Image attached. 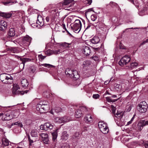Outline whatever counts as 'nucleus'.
I'll return each instance as SVG.
<instances>
[{"mask_svg": "<svg viewBox=\"0 0 148 148\" xmlns=\"http://www.w3.org/2000/svg\"><path fill=\"white\" fill-rule=\"evenodd\" d=\"M0 79L2 82L5 84H11L13 82V77L10 75L6 73L1 74Z\"/></svg>", "mask_w": 148, "mask_h": 148, "instance_id": "1", "label": "nucleus"}, {"mask_svg": "<svg viewBox=\"0 0 148 148\" xmlns=\"http://www.w3.org/2000/svg\"><path fill=\"white\" fill-rule=\"evenodd\" d=\"M130 60L131 58L128 55H125L121 59L119 63V65L123 66L124 65L130 62Z\"/></svg>", "mask_w": 148, "mask_h": 148, "instance_id": "7", "label": "nucleus"}, {"mask_svg": "<svg viewBox=\"0 0 148 148\" xmlns=\"http://www.w3.org/2000/svg\"><path fill=\"white\" fill-rule=\"evenodd\" d=\"M132 108V106H127V112H129L131 110Z\"/></svg>", "mask_w": 148, "mask_h": 148, "instance_id": "50", "label": "nucleus"}, {"mask_svg": "<svg viewBox=\"0 0 148 148\" xmlns=\"http://www.w3.org/2000/svg\"><path fill=\"white\" fill-rule=\"evenodd\" d=\"M115 111H116V110L114 108L112 109V112L113 114H114L115 113Z\"/></svg>", "mask_w": 148, "mask_h": 148, "instance_id": "58", "label": "nucleus"}, {"mask_svg": "<svg viewBox=\"0 0 148 148\" xmlns=\"http://www.w3.org/2000/svg\"><path fill=\"white\" fill-rule=\"evenodd\" d=\"M55 111L56 113H59L60 112H61L62 111V110L60 107H56L55 110Z\"/></svg>", "mask_w": 148, "mask_h": 148, "instance_id": "42", "label": "nucleus"}, {"mask_svg": "<svg viewBox=\"0 0 148 148\" xmlns=\"http://www.w3.org/2000/svg\"><path fill=\"white\" fill-rule=\"evenodd\" d=\"M21 60L22 63L20 64L19 67L20 69H23L24 67L25 64L27 62L30 61L31 60L29 58H22Z\"/></svg>", "mask_w": 148, "mask_h": 148, "instance_id": "12", "label": "nucleus"}, {"mask_svg": "<svg viewBox=\"0 0 148 148\" xmlns=\"http://www.w3.org/2000/svg\"><path fill=\"white\" fill-rule=\"evenodd\" d=\"M12 15V14L10 13H5L0 12V16L8 18L10 17Z\"/></svg>", "mask_w": 148, "mask_h": 148, "instance_id": "22", "label": "nucleus"}, {"mask_svg": "<svg viewBox=\"0 0 148 148\" xmlns=\"http://www.w3.org/2000/svg\"><path fill=\"white\" fill-rule=\"evenodd\" d=\"M46 21L47 22H49V17L47 16L46 17Z\"/></svg>", "mask_w": 148, "mask_h": 148, "instance_id": "59", "label": "nucleus"}, {"mask_svg": "<svg viewBox=\"0 0 148 148\" xmlns=\"http://www.w3.org/2000/svg\"><path fill=\"white\" fill-rule=\"evenodd\" d=\"M7 24L6 22L3 20H1L0 21V30L4 31L5 30L7 27Z\"/></svg>", "mask_w": 148, "mask_h": 148, "instance_id": "14", "label": "nucleus"}, {"mask_svg": "<svg viewBox=\"0 0 148 148\" xmlns=\"http://www.w3.org/2000/svg\"><path fill=\"white\" fill-rule=\"evenodd\" d=\"M106 100L108 102H114L116 101H117L118 100V99H113L112 100L110 99V97H106Z\"/></svg>", "mask_w": 148, "mask_h": 148, "instance_id": "40", "label": "nucleus"}, {"mask_svg": "<svg viewBox=\"0 0 148 148\" xmlns=\"http://www.w3.org/2000/svg\"><path fill=\"white\" fill-rule=\"evenodd\" d=\"M92 2V0H85V3L88 5H90Z\"/></svg>", "mask_w": 148, "mask_h": 148, "instance_id": "43", "label": "nucleus"}, {"mask_svg": "<svg viewBox=\"0 0 148 148\" xmlns=\"http://www.w3.org/2000/svg\"><path fill=\"white\" fill-rule=\"evenodd\" d=\"M14 125H18L21 127H23V125L21 123L19 122L13 123L10 126L12 127V126Z\"/></svg>", "mask_w": 148, "mask_h": 148, "instance_id": "36", "label": "nucleus"}, {"mask_svg": "<svg viewBox=\"0 0 148 148\" xmlns=\"http://www.w3.org/2000/svg\"><path fill=\"white\" fill-rule=\"evenodd\" d=\"M147 42H148V41H147V39L146 40L143 41V42L141 43L140 45H144Z\"/></svg>", "mask_w": 148, "mask_h": 148, "instance_id": "54", "label": "nucleus"}, {"mask_svg": "<svg viewBox=\"0 0 148 148\" xmlns=\"http://www.w3.org/2000/svg\"><path fill=\"white\" fill-rule=\"evenodd\" d=\"M46 56H40V58L41 59L43 60L46 58Z\"/></svg>", "mask_w": 148, "mask_h": 148, "instance_id": "57", "label": "nucleus"}, {"mask_svg": "<svg viewBox=\"0 0 148 148\" xmlns=\"http://www.w3.org/2000/svg\"><path fill=\"white\" fill-rule=\"evenodd\" d=\"M41 65L44 67H47L48 68L54 67H55L53 65L48 64H42Z\"/></svg>", "mask_w": 148, "mask_h": 148, "instance_id": "39", "label": "nucleus"}, {"mask_svg": "<svg viewBox=\"0 0 148 148\" xmlns=\"http://www.w3.org/2000/svg\"><path fill=\"white\" fill-rule=\"evenodd\" d=\"M82 113L79 109L77 110L75 112V116L76 118H79L82 116Z\"/></svg>", "mask_w": 148, "mask_h": 148, "instance_id": "26", "label": "nucleus"}, {"mask_svg": "<svg viewBox=\"0 0 148 148\" xmlns=\"http://www.w3.org/2000/svg\"><path fill=\"white\" fill-rule=\"evenodd\" d=\"M21 84L23 87H27L28 85V83L26 79H22L21 81Z\"/></svg>", "mask_w": 148, "mask_h": 148, "instance_id": "31", "label": "nucleus"}, {"mask_svg": "<svg viewBox=\"0 0 148 148\" xmlns=\"http://www.w3.org/2000/svg\"><path fill=\"white\" fill-rule=\"evenodd\" d=\"M91 42L93 44H97L100 41V39L97 36H94L90 40Z\"/></svg>", "mask_w": 148, "mask_h": 148, "instance_id": "25", "label": "nucleus"}, {"mask_svg": "<svg viewBox=\"0 0 148 148\" xmlns=\"http://www.w3.org/2000/svg\"><path fill=\"white\" fill-rule=\"evenodd\" d=\"M57 50V53H57V54L60 53V49Z\"/></svg>", "mask_w": 148, "mask_h": 148, "instance_id": "63", "label": "nucleus"}, {"mask_svg": "<svg viewBox=\"0 0 148 148\" xmlns=\"http://www.w3.org/2000/svg\"><path fill=\"white\" fill-rule=\"evenodd\" d=\"M53 127V125L50 123H46L44 125H41L40 126V128L42 130H47L49 129H52Z\"/></svg>", "mask_w": 148, "mask_h": 148, "instance_id": "9", "label": "nucleus"}, {"mask_svg": "<svg viewBox=\"0 0 148 148\" xmlns=\"http://www.w3.org/2000/svg\"><path fill=\"white\" fill-rule=\"evenodd\" d=\"M7 51H10L14 53H17L19 52L18 48L16 47H8L7 48Z\"/></svg>", "mask_w": 148, "mask_h": 148, "instance_id": "16", "label": "nucleus"}, {"mask_svg": "<svg viewBox=\"0 0 148 148\" xmlns=\"http://www.w3.org/2000/svg\"><path fill=\"white\" fill-rule=\"evenodd\" d=\"M53 54H57V53H57V50H53Z\"/></svg>", "mask_w": 148, "mask_h": 148, "instance_id": "60", "label": "nucleus"}, {"mask_svg": "<svg viewBox=\"0 0 148 148\" xmlns=\"http://www.w3.org/2000/svg\"><path fill=\"white\" fill-rule=\"evenodd\" d=\"M71 77H73L75 80H77L79 77L77 71L76 70L73 71V73L71 74Z\"/></svg>", "mask_w": 148, "mask_h": 148, "instance_id": "21", "label": "nucleus"}, {"mask_svg": "<svg viewBox=\"0 0 148 148\" xmlns=\"http://www.w3.org/2000/svg\"><path fill=\"white\" fill-rule=\"evenodd\" d=\"M39 135L42 138V140L43 142L46 144H48L49 139L48 135L46 134L43 133L39 134Z\"/></svg>", "mask_w": 148, "mask_h": 148, "instance_id": "13", "label": "nucleus"}, {"mask_svg": "<svg viewBox=\"0 0 148 148\" xmlns=\"http://www.w3.org/2000/svg\"><path fill=\"white\" fill-rule=\"evenodd\" d=\"M53 54V50H48L47 51V55L48 56H50Z\"/></svg>", "mask_w": 148, "mask_h": 148, "instance_id": "46", "label": "nucleus"}, {"mask_svg": "<svg viewBox=\"0 0 148 148\" xmlns=\"http://www.w3.org/2000/svg\"><path fill=\"white\" fill-rule=\"evenodd\" d=\"M48 106L47 104L43 103L42 102H40L37 105L36 109L37 110L39 111L40 113H45V111L47 110Z\"/></svg>", "mask_w": 148, "mask_h": 148, "instance_id": "5", "label": "nucleus"}, {"mask_svg": "<svg viewBox=\"0 0 148 148\" xmlns=\"http://www.w3.org/2000/svg\"><path fill=\"white\" fill-rule=\"evenodd\" d=\"M62 27H63L64 29H65L66 30V27H65V25L64 24H63L62 25Z\"/></svg>", "mask_w": 148, "mask_h": 148, "instance_id": "64", "label": "nucleus"}, {"mask_svg": "<svg viewBox=\"0 0 148 148\" xmlns=\"http://www.w3.org/2000/svg\"><path fill=\"white\" fill-rule=\"evenodd\" d=\"M84 120L86 122L90 123H91L93 121L92 115L90 114H87L85 117Z\"/></svg>", "mask_w": 148, "mask_h": 148, "instance_id": "17", "label": "nucleus"}, {"mask_svg": "<svg viewBox=\"0 0 148 148\" xmlns=\"http://www.w3.org/2000/svg\"><path fill=\"white\" fill-rule=\"evenodd\" d=\"M114 117H116L118 118V119L120 120L121 122H122V120L123 119H121L123 117L122 114H121L120 113H118V112L116 113L115 114H114ZM114 119L116 121V119L114 118Z\"/></svg>", "mask_w": 148, "mask_h": 148, "instance_id": "27", "label": "nucleus"}, {"mask_svg": "<svg viewBox=\"0 0 148 148\" xmlns=\"http://www.w3.org/2000/svg\"><path fill=\"white\" fill-rule=\"evenodd\" d=\"M11 114L13 116V118L16 117L19 114V113L17 111L11 110Z\"/></svg>", "mask_w": 148, "mask_h": 148, "instance_id": "32", "label": "nucleus"}, {"mask_svg": "<svg viewBox=\"0 0 148 148\" xmlns=\"http://www.w3.org/2000/svg\"><path fill=\"white\" fill-rule=\"evenodd\" d=\"M144 123L145 124V125H148V120L147 121H146L144 122Z\"/></svg>", "mask_w": 148, "mask_h": 148, "instance_id": "62", "label": "nucleus"}, {"mask_svg": "<svg viewBox=\"0 0 148 148\" xmlns=\"http://www.w3.org/2000/svg\"><path fill=\"white\" fill-rule=\"evenodd\" d=\"M128 1L130 2L131 3H133L138 8L139 7V6L138 5V4L137 3L136 1H134V0H128Z\"/></svg>", "mask_w": 148, "mask_h": 148, "instance_id": "41", "label": "nucleus"}, {"mask_svg": "<svg viewBox=\"0 0 148 148\" xmlns=\"http://www.w3.org/2000/svg\"><path fill=\"white\" fill-rule=\"evenodd\" d=\"M144 122L142 121L138 123L137 127V130L138 131H141L143 129V127L145 126Z\"/></svg>", "mask_w": 148, "mask_h": 148, "instance_id": "19", "label": "nucleus"}, {"mask_svg": "<svg viewBox=\"0 0 148 148\" xmlns=\"http://www.w3.org/2000/svg\"><path fill=\"white\" fill-rule=\"evenodd\" d=\"M31 135L32 137H36L38 136V132L36 130H32L31 132Z\"/></svg>", "mask_w": 148, "mask_h": 148, "instance_id": "28", "label": "nucleus"}, {"mask_svg": "<svg viewBox=\"0 0 148 148\" xmlns=\"http://www.w3.org/2000/svg\"><path fill=\"white\" fill-rule=\"evenodd\" d=\"M82 50L86 56L89 55L90 53V48L88 46L83 47Z\"/></svg>", "mask_w": 148, "mask_h": 148, "instance_id": "15", "label": "nucleus"}, {"mask_svg": "<svg viewBox=\"0 0 148 148\" xmlns=\"http://www.w3.org/2000/svg\"><path fill=\"white\" fill-rule=\"evenodd\" d=\"M69 135L67 133V132H64L62 133V139L64 140H66L68 139Z\"/></svg>", "mask_w": 148, "mask_h": 148, "instance_id": "33", "label": "nucleus"}, {"mask_svg": "<svg viewBox=\"0 0 148 148\" xmlns=\"http://www.w3.org/2000/svg\"><path fill=\"white\" fill-rule=\"evenodd\" d=\"M11 110H9L5 112L4 114H3L2 117V120L4 121H9L13 119V116L11 114Z\"/></svg>", "mask_w": 148, "mask_h": 148, "instance_id": "8", "label": "nucleus"}, {"mask_svg": "<svg viewBox=\"0 0 148 148\" xmlns=\"http://www.w3.org/2000/svg\"><path fill=\"white\" fill-rule=\"evenodd\" d=\"M71 44V43H69L64 42L63 43V45L66 47H69V45Z\"/></svg>", "mask_w": 148, "mask_h": 148, "instance_id": "51", "label": "nucleus"}, {"mask_svg": "<svg viewBox=\"0 0 148 148\" xmlns=\"http://www.w3.org/2000/svg\"><path fill=\"white\" fill-rule=\"evenodd\" d=\"M148 8V5L147 4L141 7V10L139 13L140 15L143 16L147 14V11Z\"/></svg>", "mask_w": 148, "mask_h": 148, "instance_id": "10", "label": "nucleus"}, {"mask_svg": "<svg viewBox=\"0 0 148 148\" xmlns=\"http://www.w3.org/2000/svg\"><path fill=\"white\" fill-rule=\"evenodd\" d=\"M57 119L59 120V123H61L63 122H66L69 121V118L66 116H64L61 118H58Z\"/></svg>", "mask_w": 148, "mask_h": 148, "instance_id": "20", "label": "nucleus"}, {"mask_svg": "<svg viewBox=\"0 0 148 148\" xmlns=\"http://www.w3.org/2000/svg\"><path fill=\"white\" fill-rule=\"evenodd\" d=\"M11 3V2H10L7 1V2H5L4 3V5H7L9 3Z\"/></svg>", "mask_w": 148, "mask_h": 148, "instance_id": "55", "label": "nucleus"}, {"mask_svg": "<svg viewBox=\"0 0 148 148\" xmlns=\"http://www.w3.org/2000/svg\"><path fill=\"white\" fill-rule=\"evenodd\" d=\"M73 71L70 70L69 69H67L65 71V73L66 74L69 75L71 77V74L73 73Z\"/></svg>", "mask_w": 148, "mask_h": 148, "instance_id": "37", "label": "nucleus"}, {"mask_svg": "<svg viewBox=\"0 0 148 148\" xmlns=\"http://www.w3.org/2000/svg\"><path fill=\"white\" fill-rule=\"evenodd\" d=\"M100 95L98 94H95L93 95L92 97L94 99H97L99 98Z\"/></svg>", "mask_w": 148, "mask_h": 148, "instance_id": "44", "label": "nucleus"}, {"mask_svg": "<svg viewBox=\"0 0 148 148\" xmlns=\"http://www.w3.org/2000/svg\"><path fill=\"white\" fill-rule=\"evenodd\" d=\"M51 134L52 136L53 140V141H55L57 137V130H56L54 132H52Z\"/></svg>", "mask_w": 148, "mask_h": 148, "instance_id": "29", "label": "nucleus"}, {"mask_svg": "<svg viewBox=\"0 0 148 148\" xmlns=\"http://www.w3.org/2000/svg\"><path fill=\"white\" fill-rule=\"evenodd\" d=\"M82 27V24L80 21L76 19L75 21L74 24L71 28L75 32L78 33L80 31Z\"/></svg>", "mask_w": 148, "mask_h": 148, "instance_id": "2", "label": "nucleus"}, {"mask_svg": "<svg viewBox=\"0 0 148 148\" xmlns=\"http://www.w3.org/2000/svg\"><path fill=\"white\" fill-rule=\"evenodd\" d=\"M8 36L10 37H12L15 35V31L14 28H11L10 29L8 32Z\"/></svg>", "mask_w": 148, "mask_h": 148, "instance_id": "24", "label": "nucleus"}, {"mask_svg": "<svg viewBox=\"0 0 148 148\" xmlns=\"http://www.w3.org/2000/svg\"><path fill=\"white\" fill-rule=\"evenodd\" d=\"M110 5L112 6L113 5H114V6H117V4L116 3H114V2H110Z\"/></svg>", "mask_w": 148, "mask_h": 148, "instance_id": "53", "label": "nucleus"}, {"mask_svg": "<svg viewBox=\"0 0 148 148\" xmlns=\"http://www.w3.org/2000/svg\"><path fill=\"white\" fill-rule=\"evenodd\" d=\"M30 69L31 71L32 72V73H34L36 70V68L34 66L31 67Z\"/></svg>", "mask_w": 148, "mask_h": 148, "instance_id": "48", "label": "nucleus"}, {"mask_svg": "<svg viewBox=\"0 0 148 148\" xmlns=\"http://www.w3.org/2000/svg\"><path fill=\"white\" fill-rule=\"evenodd\" d=\"M27 138L29 142V144L31 145L32 143H33V141L30 139V137L29 135L28 136Z\"/></svg>", "mask_w": 148, "mask_h": 148, "instance_id": "49", "label": "nucleus"}, {"mask_svg": "<svg viewBox=\"0 0 148 148\" xmlns=\"http://www.w3.org/2000/svg\"><path fill=\"white\" fill-rule=\"evenodd\" d=\"M92 10H93V8L89 9L87 10L86 12H89L90 11H92Z\"/></svg>", "mask_w": 148, "mask_h": 148, "instance_id": "56", "label": "nucleus"}, {"mask_svg": "<svg viewBox=\"0 0 148 148\" xmlns=\"http://www.w3.org/2000/svg\"><path fill=\"white\" fill-rule=\"evenodd\" d=\"M148 108L147 103L145 101L141 102L138 105L137 108L139 112L141 113L145 112Z\"/></svg>", "mask_w": 148, "mask_h": 148, "instance_id": "4", "label": "nucleus"}, {"mask_svg": "<svg viewBox=\"0 0 148 148\" xmlns=\"http://www.w3.org/2000/svg\"><path fill=\"white\" fill-rule=\"evenodd\" d=\"M2 141L1 145L3 147L8 145L9 144V141L8 139L5 138H4L2 139Z\"/></svg>", "mask_w": 148, "mask_h": 148, "instance_id": "23", "label": "nucleus"}, {"mask_svg": "<svg viewBox=\"0 0 148 148\" xmlns=\"http://www.w3.org/2000/svg\"><path fill=\"white\" fill-rule=\"evenodd\" d=\"M99 127L101 131L103 134H106L109 132L108 127L106 124L103 121H100L98 124Z\"/></svg>", "mask_w": 148, "mask_h": 148, "instance_id": "3", "label": "nucleus"}, {"mask_svg": "<svg viewBox=\"0 0 148 148\" xmlns=\"http://www.w3.org/2000/svg\"><path fill=\"white\" fill-rule=\"evenodd\" d=\"M79 109L81 111V112H82V114L86 112L87 111L86 107L85 106H81L80 107V109Z\"/></svg>", "mask_w": 148, "mask_h": 148, "instance_id": "35", "label": "nucleus"}, {"mask_svg": "<svg viewBox=\"0 0 148 148\" xmlns=\"http://www.w3.org/2000/svg\"><path fill=\"white\" fill-rule=\"evenodd\" d=\"M32 39V38L31 37L26 35L23 38L22 42L25 44V45L28 46L30 45Z\"/></svg>", "mask_w": 148, "mask_h": 148, "instance_id": "11", "label": "nucleus"}, {"mask_svg": "<svg viewBox=\"0 0 148 148\" xmlns=\"http://www.w3.org/2000/svg\"><path fill=\"white\" fill-rule=\"evenodd\" d=\"M83 67H86L90 64V62L89 61H84L83 63Z\"/></svg>", "mask_w": 148, "mask_h": 148, "instance_id": "38", "label": "nucleus"}, {"mask_svg": "<svg viewBox=\"0 0 148 148\" xmlns=\"http://www.w3.org/2000/svg\"><path fill=\"white\" fill-rule=\"evenodd\" d=\"M73 1V0H64L63 2V4L64 5H67L70 6L72 5L71 3Z\"/></svg>", "mask_w": 148, "mask_h": 148, "instance_id": "30", "label": "nucleus"}, {"mask_svg": "<svg viewBox=\"0 0 148 148\" xmlns=\"http://www.w3.org/2000/svg\"><path fill=\"white\" fill-rule=\"evenodd\" d=\"M143 144L146 148H147V147H148V143L147 142L144 141Z\"/></svg>", "mask_w": 148, "mask_h": 148, "instance_id": "52", "label": "nucleus"}, {"mask_svg": "<svg viewBox=\"0 0 148 148\" xmlns=\"http://www.w3.org/2000/svg\"><path fill=\"white\" fill-rule=\"evenodd\" d=\"M92 58L95 61H97L99 59V57L96 55H94L92 57Z\"/></svg>", "mask_w": 148, "mask_h": 148, "instance_id": "45", "label": "nucleus"}, {"mask_svg": "<svg viewBox=\"0 0 148 148\" xmlns=\"http://www.w3.org/2000/svg\"><path fill=\"white\" fill-rule=\"evenodd\" d=\"M19 87L17 84H14L13 85V87L12 88V93L14 95H23L24 92L27 93L26 91H21L18 90L19 89Z\"/></svg>", "mask_w": 148, "mask_h": 148, "instance_id": "6", "label": "nucleus"}, {"mask_svg": "<svg viewBox=\"0 0 148 148\" xmlns=\"http://www.w3.org/2000/svg\"><path fill=\"white\" fill-rule=\"evenodd\" d=\"M138 65V64L135 62L132 63L130 66V68L132 69L136 68Z\"/></svg>", "mask_w": 148, "mask_h": 148, "instance_id": "34", "label": "nucleus"}, {"mask_svg": "<svg viewBox=\"0 0 148 148\" xmlns=\"http://www.w3.org/2000/svg\"><path fill=\"white\" fill-rule=\"evenodd\" d=\"M110 82V81H106L104 82V84L106 85H107Z\"/></svg>", "mask_w": 148, "mask_h": 148, "instance_id": "61", "label": "nucleus"}, {"mask_svg": "<svg viewBox=\"0 0 148 148\" xmlns=\"http://www.w3.org/2000/svg\"><path fill=\"white\" fill-rule=\"evenodd\" d=\"M37 24H39L40 26H42L44 25V22L42 18L40 16L38 15V19L36 21Z\"/></svg>", "mask_w": 148, "mask_h": 148, "instance_id": "18", "label": "nucleus"}, {"mask_svg": "<svg viewBox=\"0 0 148 148\" xmlns=\"http://www.w3.org/2000/svg\"><path fill=\"white\" fill-rule=\"evenodd\" d=\"M91 18L93 21H95L97 19V17L94 15H92L91 16Z\"/></svg>", "mask_w": 148, "mask_h": 148, "instance_id": "47", "label": "nucleus"}]
</instances>
